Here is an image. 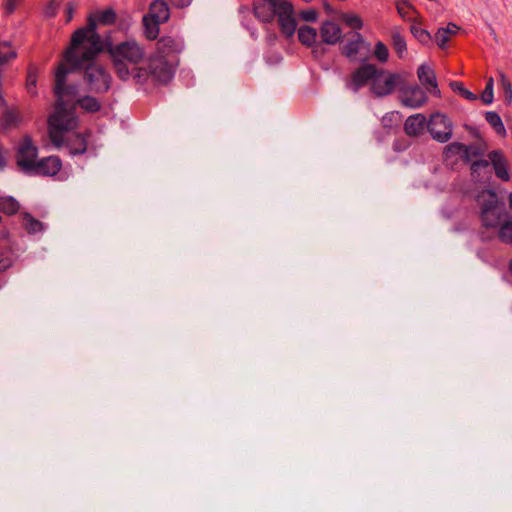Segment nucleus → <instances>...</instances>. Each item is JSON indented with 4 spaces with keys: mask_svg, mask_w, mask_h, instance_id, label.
<instances>
[{
    "mask_svg": "<svg viewBox=\"0 0 512 512\" xmlns=\"http://www.w3.org/2000/svg\"><path fill=\"white\" fill-rule=\"evenodd\" d=\"M101 51V38L95 33L93 20L89 21L87 27L73 33L70 46L64 51L63 59L55 72L54 93L60 104H65L66 98L76 97L78 93L75 86L65 84L66 76L76 69L85 70L84 78L92 91L102 93L109 89V73L100 63L94 61Z\"/></svg>",
    "mask_w": 512,
    "mask_h": 512,
    "instance_id": "f257e3e1",
    "label": "nucleus"
},
{
    "mask_svg": "<svg viewBox=\"0 0 512 512\" xmlns=\"http://www.w3.org/2000/svg\"><path fill=\"white\" fill-rule=\"evenodd\" d=\"M77 124L72 107L68 109L64 103L56 101L55 111L48 120L49 137L53 145L58 148L65 146L71 154L84 153L89 133L75 132Z\"/></svg>",
    "mask_w": 512,
    "mask_h": 512,
    "instance_id": "f03ea898",
    "label": "nucleus"
},
{
    "mask_svg": "<svg viewBox=\"0 0 512 512\" xmlns=\"http://www.w3.org/2000/svg\"><path fill=\"white\" fill-rule=\"evenodd\" d=\"M404 82L403 74L378 68L374 64H364L351 74L349 86L357 91L361 87L369 85L370 93L374 97H385L392 94Z\"/></svg>",
    "mask_w": 512,
    "mask_h": 512,
    "instance_id": "7ed1b4c3",
    "label": "nucleus"
},
{
    "mask_svg": "<svg viewBox=\"0 0 512 512\" xmlns=\"http://www.w3.org/2000/svg\"><path fill=\"white\" fill-rule=\"evenodd\" d=\"M113 68L116 75L127 80L131 76L138 82L147 79L145 68L139 67L144 58L143 48L135 41L129 40L113 45L109 48Z\"/></svg>",
    "mask_w": 512,
    "mask_h": 512,
    "instance_id": "20e7f679",
    "label": "nucleus"
},
{
    "mask_svg": "<svg viewBox=\"0 0 512 512\" xmlns=\"http://www.w3.org/2000/svg\"><path fill=\"white\" fill-rule=\"evenodd\" d=\"M481 206V221L486 228H498L502 224L503 217L506 216L504 209L499 205L498 197L495 192L483 191L478 196Z\"/></svg>",
    "mask_w": 512,
    "mask_h": 512,
    "instance_id": "39448f33",
    "label": "nucleus"
},
{
    "mask_svg": "<svg viewBox=\"0 0 512 512\" xmlns=\"http://www.w3.org/2000/svg\"><path fill=\"white\" fill-rule=\"evenodd\" d=\"M342 54L351 61L364 60L367 57L368 49L364 39L359 33H349L341 46Z\"/></svg>",
    "mask_w": 512,
    "mask_h": 512,
    "instance_id": "423d86ee",
    "label": "nucleus"
},
{
    "mask_svg": "<svg viewBox=\"0 0 512 512\" xmlns=\"http://www.w3.org/2000/svg\"><path fill=\"white\" fill-rule=\"evenodd\" d=\"M427 127L433 139L439 142H447L452 136V123L442 113L432 114Z\"/></svg>",
    "mask_w": 512,
    "mask_h": 512,
    "instance_id": "0eeeda50",
    "label": "nucleus"
},
{
    "mask_svg": "<svg viewBox=\"0 0 512 512\" xmlns=\"http://www.w3.org/2000/svg\"><path fill=\"white\" fill-rule=\"evenodd\" d=\"M36 158L37 147L25 136L18 146L17 163L24 171L33 172L38 162Z\"/></svg>",
    "mask_w": 512,
    "mask_h": 512,
    "instance_id": "6e6552de",
    "label": "nucleus"
},
{
    "mask_svg": "<svg viewBox=\"0 0 512 512\" xmlns=\"http://www.w3.org/2000/svg\"><path fill=\"white\" fill-rule=\"evenodd\" d=\"M294 7L289 1H282L276 14L281 33L287 38L293 37L297 23L294 18Z\"/></svg>",
    "mask_w": 512,
    "mask_h": 512,
    "instance_id": "1a4fd4ad",
    "label": "nucleus"
},
{
    "mask_svg": "<svg viewBox=\"0 0 512 512\" xmlns=\"http://www.w3.org/2000/svg\"><path fill=\"white\" fill-rule=\"evenodd\" d=\"M400 88V101L404 106L410 108H419L423 106L428 97L426 95V91L421 89L418 85L413 84L409 86H404V83L399 86Z\"/></svg>",
    "mask_w": 512,
    "mask_h": 512,
    "instance_id": "9d476101",
    "label": "nucleus"
},
{
    "mask_svg": "<svg viewBox=\"0 0 512 512\" xmlns=\"http://www.w3.org/2000/svg\"><path fill=\"white\" fill-rule=\"evenodd\" d=\"M147 77L150 75L156 81L166 83L172 77V66L163 57L155 56L149 60L148 68L146 69Z\"/></svg>",
    "mask_w": 512,
    "mask_h": 512,
    "instance_id": "9b49d317",
    "label": "nucleus"
},
{
    "mask_svg": "<svg viewBox=\"0 0 512 512\" xmlns=\"http://www.w3.org/2000/svg\"><path fill=\"white\" fill-rule=\"evenodd\" d=\"M283 0H254L253 12L256 18L265 23L273 21Z\"/></svg>",
    "mask_w": 512,
    "mask_h": 512,
    "instance_id": "f8f14e48",
    "label": "nucleus"
},
{
    "mask_svg": "<svg viewBox=\"0 0 512 512\" xmlns=\"http://www.w3.org/2000/svg\"><path fill=\"white\" fill-rule=\"evenodd\" d=\"M417 77L425 91L439 97L437 78L434 69L428 64H422L417 69Z\"/></svg>",
    "mask_w": 512,
    "mask_h": 512,
    "instance_id": "ddd939ff",
    "label": "nucleus"
},
{
    "mask_svg": "<svg viewBox=\"0 0 512 512\" xmlns=\"http://www.w3.org/2000/svg\"><path fill=\"white\" fill-rule=\"evenodd\" d=\"M182 50V42L171 36L161 37L156 44L157 56L166 58L178 54Z\"/></svg>",
    "mask_w": 512,
    "mask_h": 512,
    "instance_id": "4468645a",
    "label": "nucleus"
},
{
    "mask_svg": "<svg viewBox=\"0 0 512 512\" xmlns=\"http://www.w3.org/2000/svg\"><path fill=\"white\" fill-rule=\"evenodd\" d=\"M488 159L494 168L496 176L503 181H508L510 179L508 162L504 154L499 150L491 151L488 154Z\"/></svg>",
    "mask_w": 512,
    "mask_h": 512,
    "instance_id": "2eb2a0df",
    "label": "nucleus"
},
{
    "mask_svg": "<svg viewBox=\"0 0 512 512\" xmlns=\"http://www.w3.org/2000/svg\"><path fill=\"white\" fill-rule=\"evenodd\" d=\"M61 160L57 156H49L38 161L33 172L39 175L53 176L61 169Z\"/></svg>",
    "mask_w": 512,
    "mask_h": 512,
    "instance_id": "dca6fc26",
    "label": "nucleus"
},
{
    "mask_svg": "<svg viewBox=\"0 0 512 512\" xmlns=\"http://www.w3.org/2000/svg\"><path fill=\"white\" fill-rule=\"evenodd\" d=\"M320 36L323 43L334 45L341 39L342 31L336 23L325 21L320 27Z\"/></svg>",
    "mask_w": 512,
    "mask_h": 512,
    "instance_id": "f3484780",
    "label": "nucleus"
},
{
    "mask_svg": "<svg viewBox=\"0 0 512 512\" xmlns=\"http://www.w3.org/2000/svg\"><path fill=\"white\" fill-rule=\"evenodd\" d=\"M145 17H149L155 22L165 23L170 17V10L167 3L163 0H155L149 6L148 14Z\"/></svg>",
    "mask_w": 512,
    "mask_h": 512,
    "instance_id": "a211bd4d",
    "label": "nucleus"
},
{
    "mask_svg": "<svg viewBox=\"0 0 512 512\" xmlns=\"http://www.w3.org/2000/svg\"><path fill=\"white\" fill-rule=\"evenodd\" d=\"M75 97L66 98L65 105L69 109L72 107V111L74 112V108L76 104L80 106L86 112H96L100 109L101 104L99 101L91 96H85L83 98L78 99L76 102L74 101Z\"/></svg>",
    "mask_w": 512,
    "mask_h": 512,
    "instance_id": "6ab92c4d",
    "label": "nucleus"
},
{
    "mask_svg": "<svg viewBox=\"0 0 512 512\" xmlns=\"http://www.w3.org/2000/svg\"><path fill=\"white\" fill-rule=\"evenodd\" d=\"M427 125L423 114L412 115L407 118L404 124V130L409 136H419Z\"/></svg>",
    "mask_w": 512,
    "mask_h": 512,
    "instance_id": "aec40b11",
    "label": "nucleus"
},
{
    "mask_svg": "<svg viewBox=\"0 0 512 512\" xmlns=\"http://www.w3.org/2000/svg\"><path fill=\"white\" fill-rule=\"evenodd\" d=\"M459 27L454 23H449L445 28H440L435 34L436 43L440 48H444L453 36L459 31Z\"/></svg>",
    "mask_w": 512,
    "mask_h": 512,
    "instance_id": "412c9836",
    "label": "nucleus"
},
{
    "mask_svg": "<svg viewBox=\"0 0 512 512\" xmlns=\"http://www.w3.org/2000/svg\"><path fill=\"white\" fill-rule=\"evenodd\" d=\"M93 20L95 24V28L97 24L102 25H110L113 24L116 20V13L113 9H106L104 11H100L95 13L94 15L88 18V21ZM89 24V22H87ZM88 25H86L87 27Z\"/></svg>",
    "mask_w": 512,
    "mask_h": 512,
    "instance_id": "4be33fe9",
    "label": "nucleus"
},
{
    "mask_svg": "<svg viewBox=\"0 0 512 512\" xmlns=\"http://www.w3.org/2000/svg\"><path fill=\"white\" fill-rule=\"evenodd\" d=\"M298 39L303 45L310 47L316 42L317 31L310 26H302L298 29Z\"/></svg>",
    "mask_w": 512,
    "mask_h": 512,
    "instance_id": "5701e85b",
    "label": "nucleus"
},
{
    "mask_svg": "<svg viewBox=\"0 0 512 512\" xmlns=\"http://www.w3.org/2000/svg\"><path fill=\"white\" fill-rule=\"evenodd\" d=\"M485 119L493 127V129L498 135H500L501 137H504L506 135L505 126L498 113L493 111L487 112L485 114Z\"/></svg>",
    "mask_w": 512,
    "mask_h": 512,
    "instance_id": "b1692460",
    "label": "nucleus"
},
{
    "mask_svg": "<svg viewBox=\"0 0 512 512\" xmlns=\"http://www.w3.org/2000/svg\"><path fill=\"white\" fill-rule=\"evenodd\" d=\"M22 220L23 227L28 231V233H37L44 229L43 223L28 213L22 214Z\"/></svg>",
    "mask_w": 512,
    "mask_h": 512,
    "instance_id": "393cba45",
    "label": "nucleus"
},
{
    "mask_svg": "<svg viewBox=\"0 0 512 512\" xmlns=\"http://www.w3.org/2000/svg\"><path fill=\"white\" fill-rule=\"evenodd\" d=\"M337 17L352 29L359 30L363 26L362 19L356 14L340 12L337 13Z\"/></svg>",
    "mask_w": 512,
    "mask_h": 512,
    "instance_id": "a878e982",
    "label": "nucleus"
},
{
    "mask_svg": "<svg viewBox=\"0 0 512 512\" xmlns=\"http://www.w3.org/2000/svg\"><path fill=\"white\" fill-rule=\"evenodd\" d=\"M159 24H161V22H155L149 17H143L144 32L147 39L154 40L157 38L159 34Z\"/></svg>",
    "mask_w": 512,
    "mask_h": 512,
    "instance_id": "bb28decb",
    "label": "nucleus"
},
{
    "mask_svg": "<svg viewBox=\"0 0 512 512\" xmlns=\"http://www.w3.org/2000/svg\"><path fill=\"white\" fill-rule=\"evenodd\" d=\"M20 208L18 201L12 197H0V211L8 215L15 214Z\"/></svg>",
    "mask_w": 512,
    "mask_h": 512,
    "instance_id": "cd10ccee",
    "label": "nucleus"
},
{
    "mask_svg": "<svg viewBox=\"0 0 512 512\" xmlns=\"http://www.w3.org/2000/svg\"><path fill=\"white\" fill-rule=\"evenodd\" d=\"M396 8L399 15L406 20H411L412 14L416 12L413 5L408 0H397Z\"/></svg>",
    "mask_w": 512,
    "mask_h": 512,
    "instance_id": "c85d7f7f",
    "label": "nucleus"
},
{
    "mask_svg": "<svg viewBox=\"0 0 512 512\" xmlns=\"http://www.w3.org/2000/svg\"><path fill=\"white\" fill-rule=\"evenodd\" d=\"M1 121L6 128L14 127L20 122V114L17 110L7 109L3 112Z\"/></svg>",
    "mask_w": 512,
    "mask_h": 512,
    "instance_id": "c756f323",
    "label": "nucleus"
},
{
    "mask_svg": "<svg viewBox=\"0 0 512 512\" xmlns=\"http://www.w3.org/2000/svg\"><path fill=\"white\" fill-rule=\"evenodd\" d=\"M448 154L460 155L462 158L469 159V147L462 143L454 142L446 147Z\"/></svg>",
    "mask_w": 512,
    "mask_h": 512,
    "instance_id": "7c9ffc66",
    "label": "nucleus"
},
{
    "mask_svg": "<svg viewBox=\"0 0 512 512\" xmlns=\"http://www.w3.org/2000/svg\"><path fill=\"white\" fill-rule=\"evenodd\" d=\"M498 237L504 243H512V220L501 224L498 229Z\"/></svg>",
    "mask_w": 512,
    "mask_h": 512,
    "instance_id": "2f4dec72",
    "label": "nucleus"
},
{
    "mask_svg": "<svg viewBox=\"0 0 512 512\" xmlns=\"http://www.w3.org/2000/svg\"><path fill=\"white\" fill-rule=\"evenodd\" d=\"M16 57V52L6 41H0V64H4Z\"/></svg>",
    "mask_w": 512,
    "mask_h": 512,
    "instance_id": "473e14b6",
    "label": "nucleus"
},
{
    "mask_svg": "<svg viewBox=\"0 0 512 512\" xmlns=\"http://www.w3.org/2000/svg\"><path fill=\"white\" fill-rule=\"evenodd\" d=\"M392 45L397 55L402 58L405 54L407 47L403 36L399 33L394 32L392 34Z\"/></svg>",
    "mask_w": 512,
    "mask_h": 512,
    "instance_id": "72a5a7b5",
    "label": "nucleus"
},
{
    "mask_svg": "<svg viewBox=\"0 0 512 512\" xmlns=\"http://www.w3.org/2000/svg\"><path fill=\"white\" fill-rule=\"evenodd\" d=\"M450 87L453 91L458 92L462 97H464L467 100L474 101L478 98L477 95L464 88L461 82H451Z\"/></svg>",
    "mask_w": 512,
    "mask_h": 512,
    "instance_id": "f704fd0d",
    "label": "nucleus"
},
{
    "mask_svg": "<svg viewBox=\"0 0 512 512\" xmlns=\"http://www.w3.org/2000/svg\"><path fill=\"white\" fill-rule=\"evenodd\" d=\"M500 83L503 90L505 102L507 104H510L512 102V84L503 73L500 75Z\"/></svg>",
    "mask_w": 512,
    "mask_h": 512,
    "instance_id": "c9c22d12",
    "label": "nucleus"
},
{
    "mask_svg": "<svg viewBox=\"0 0 512 512\" xmlns=\"http://www.w3.org/2000/svg\"><path fill=\"white\" fill-rule=\"evenodd\" d=\"M493 86H494V80L492 77H490L487 80L486 86L484 91L481 94V100L484 104H491L494 98L493 94Z\"/></svg>",
    "mask_w": 512,
    "mask_h": 512,
    "instance_id": "e433bc0d",
    "label": "nucleus"
},
{
    "mask_svg": "<svg viewBox=\"0 0 512 512\" xmlns=\"http://www.w3.org/2000/svg\"><path fill=\"white\" fill-rule=\"evenodd\" d=\"M36 83H37L36 70L34 68H30L28 75H27V79H26V87H27L28 93H30L31 95L36 94Z\"/></svg>",
    "mask_w": 512,
    "mask_h": 512,
    "instance_id": "4c0bfd02",
    "label": "nucleus"
},
{
    "mask_svg": "<svg viewBox=\"0 0 512 512\" xmlns=\"http://www.w3.org/2000/svg\"><path fill=\"white\" fill-rule=\"evenodd\" d=\"M374 55L379 61L386 62L389 57L388 48L384 43L379 41L375 45Z\"/></svg>",
    "mask_w": 512,
    "mask_h": 512,
    "instance_id": "58836bf2",
    "label": "nucleus"
},
{
    "mask_svg": "<svg viewBox=\"0 0 512 512\" xmlns=\"http://www.w3.org/2000/svg\"><path fill=\"white\" fill-rule=\"evenodd\" d=\"M411 32L421 43H427L431 39L430 34L419 26L413 25L411 27Z\"/></svg>",
    "mask_w": 512,
    "mask_h": 512,
    "instance_id": "ea45409f",
    "label": "nucleus"
},
{
    "mask_svg": "<svg viewBox=\"0 0 512 512\" xmlns=\"http://www.w3.org/2000/svg\"><path fill=\"white\" fill-rule=\"evenodd\" d=\"M77 8H78V3L75 1H69L66 3L65 9H64L66 23H69L73 19L74 13L76 12Z\"/></svg>",
    "mask_w": 512,
    "mask_h": 512,
    "instance_id": "a19ab883",
    "label": "nucleus"
},
{
    "mask_svg": "<svg viewBox=\"0 0 512 512\" xmlns=\"http://www.w3.org/2000/svg\"><path fill=\"white\" fill-rule=\"evenodd\" d=\"M60 6V0H50L45 7V15L48 17L56 16Z\"/></svg>",
    "mask_w": 512,
    "mask_h": 512,
    "instance_id": "79ce46f5",
    "label": "nucleus"
},
{
    "mask_svg": "<svg viewBox=\"0 0 512 512\" xmlns=\"http://www.w3.org/2000/svg\"><path fill=\"white\" fill-rule=\"evenodd\" d=\"M299 17L307 22H314L318 18V12L315 9L303 10L299 13Z\"/></svg>",
    "mask_w": 512,
    "mask_h": 512,
    "instance_id": "37998d69",
    "label": "nucleus"
},
{
    "mask_svg": "<svg viewBox=\"0 0 512 512\" xmlns=\"http://www.w3.org/2000/svg\"><path fill=\"white\" fill-rule=\"evenodd\" d=\"M22 0H5L3 8L6 14H12Z\"/></svg>",
    "mask_w": 512,
    "mask_h": 512,
    "instance_id": "c03bdc74",
    "label": "nucleus"
},
{
    "mask_svg": "<svg viewBox=\"0 0 512 512\" xmlns=\"http://www.w3.org/2000/svg\"><path fill=\"white\" fill-rule=\"evenodd\" d=\"M12 264V257L10 254H7L0 258V272L5 271Z\"/></svg>",
    "mask_w": 512,
    "mask_h": 512,
    "instance_id": "a18cd8bd",
    "label": "nucleus"
},
{
    "mask_svg": "<svg viewBox=\"0 0 512 512\" xmlns=\"http://www.w3.org/2000/svg\"><path fill=\"white\" fill-rule=\"evenodd\" d=\"M170 2L178 8H184L190 5L192 0H170Z\"/></svg>",
    "mask_w": 512,
    "mask_h": 512,
    "instance_id": "49530a36",
    "label": "nucleus"
},
{
    "mask_svg": "<svg viewBox=\"0 0 512 512\" xmlns=\"http://www.w3.org/2000/svg\"><path fill=\"white\" fill-rule=\"evenodd\" d=\"M489 162L490 161H487V160H480V161H475L472 166H471V169L472 171H477V168L482 166V167H487L489 165Z\"/></svg>",
    "mask_w": 512,
    "mask_h": 512,
    "instance_id": "de8ad7c7",
    "label": "nucleus"
},
{
    "mask_svg": "<svg viewBox=\"0 0 512 512\" xmlns=\"http://www.w3.org/2000/svg\"><path fill=\"white\" fill-rule=\"evenodd\" d=\"M323 7L326 11L327 14H333L334 13V10L332 9L331 5L329 3H327L326 1L323 2ZM338 12H335V14L337 15Z\"/></svg>",
    "mask_w": 512,
    "mask_h": 512,
    "instance_id": "09e8293b",
    "label": "nucleus"
},
{
    "mask_svg": "<svg viewBox=\"0 0 512 512\" xmlns=\"http://www.w3.org/2000/svg\"><path fill=\"white\" fill-rule=\"evenodd\" d=\"M5 162H6V159H5L4 155H3L2 150L0 149V167L4 166Z\"/></svg>",
    "mask_w": 512,
    "mask_h": 512,
    "instance_id": "8fccbe9b",
    "label": "nucleus"
},
{
    "mask_svg": "<svg viewBox=\"0 0 512 512\" xmlns=\"http://www.w3.org/2000/svg\"><path fill=\"white\" fill-rule=\"evenodd\" d=\"M508 201H509V207L512 210V193L509 194Z\"/></svg>",
    "mask_w": 512,
    "mask_h": 512,
    "instance_id": "3c124183",
    "label": "nucleus"
}]
</instances>
